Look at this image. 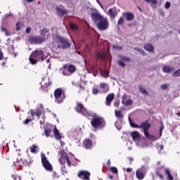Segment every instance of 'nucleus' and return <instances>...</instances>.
<instances>
[{
  "label": "nucleus",
  "mask_w": 180,
  "mask_h": 180,
  "mask_svg": "<svg viewBox=\"0 0 180 180\" xmlns=\"http://www.w3.org/2000/svg\"><path fill=\"white\" fill-rule=\"evenodd\" d=\"M90 116L92 117L91 124L93 129H101L106 126V122L103 117L98 115V114L95 112L91 113Z\"/></svg>",
  "instance_id": "f257e3e1"
},
{
  "label": "nucleus",
  "mask_w": 180,
  "mask_h": 180,
  "mask_svg": "<svg viewBox=\"0 0 180 180\" xmlns=\"http://www.w3.org/2000/svg\"><path fill=\"white\" fill-rule=\"evenodd\" d=\"M30 64L34 65L37 64V61H44L46 57H44V51L43 50H34L32 52L29 58Z\"/></svg>",
  "instance_id": "f03ea898"
},
{
  "label": "nucleus",
  "mask_w": 180,
  "mask_h": 180,
  "mask_svg": "<svg viewBox=\"0 0 180 180\" xmlns=\"http://www.w3.org/2000/svg\"><path fill=\"white\" fill-rule=\"evenodd\" d=\"M53 95L56 103H63L64 99H65V92L61 88L56 89L53 92Z\"/></svg>",
  "instance_id": "7ed1b4c3"
},
{
  "label": "nucleus",
  "mask_w": 180,
  "mask_h": 180,
  "mask_svg": "<svg viewBox=\"0 0 180 180\" xmlns=\"http://www.w3.org/2000/svg\"><path fill=\"white\" fill-rule=\"evenodd\" d=\"M65 160L68 164V167H71V161L68 157V154L64 150L60 151V157L59 158V162L62 165H65Z\"/></svg>",
  "instance_id": "20e7f679"
},
{
  "label": "nucleus",
  "mask_w": 180,
  "mask_h": 180,
  "mask_svg": "<svg viewBox=\"0 0 180 180\" xmlns=\"http://www.w3.org/2000/svg\"><path fill=\"white\" fill-rule=\"evenodd\" d=\"M96 26L98 30H108L109 27V21L108 18L103 17V19L97 22Z\"/></svg>",
  "instance_id": "39448f33"
},
{
  "label": "nucleus",
  "mask_w": 180,
  "mask_h": 180,
  "mask_svg": "<svg viewBox=\"0 0 180 180\" xmlns=\"http://www.w3.org/2000/svg\"><path fill=\"white\" fill-rule=\"evenodd\" d=\"M57 40L58 43H60V44H61V49H63V50H65V49L71 47V44L68 41V39H67L66 38L58 36L57 37Z\"/></svg>",
  "instance_id": "423d86ee"
},
{
  "label": "nucleus",
  "mask_w": 180,
  "mask_h": 180,
  "mask_svg": "<svg viewBox=\"0 0 180 180\" xmlns=\"http://www.w3.org/2000/svg\"><path fill=\"white\" fill-rule=\"evenodd\" d=\"M41 163L44 167V168L46 171H51L53 169V166H51V164H50V162L47 160V158H46V155L44 153H42L41 155Z\"/></svg>",
  "instance_id": "0eeeda50"
},
{
  "label": "nucleus",
  "mask_w": 180,
  "mask_h": 180,
  "mask_svg": "<svg viewBox=\"0 0 180 180\" xmlns=\"http://www.w3.org/2000/svg\"><path fill=\"white\" fill-rule=\"evenodd\" d=\"M56 11L58 16L60 18H63V16H67V15H68V10L63 6V5L56 6Z\"/></svg>",
  "instance_id": "6e6552de"
},
{
  "label": "nucleus",
  "mask_w": 180,
  "mask_h": 180,
  "mask_svg": "<svg viewBox=\"0 0 180 180\" xmlns=\"http://www.w3.org/2000/svg\"><path fill=\"white\" fill-rule=\"evenodd\" d=\"M151 127V124L148 123L146 125H143V133L145 135V137L146 139H149V140H155V136L151 135L148 133V129Z\"/></svg>",
  "instance_id": "1a4fd4ad"
},
{
  "label": "nucleus",
  "mask_w": 180,
  "mask_h": 180,
  "mask_svg": "<svg viewBox=\"0 0 180 180\" xmlns=\"http://www.w3.org/2000/svg\"><path fill=\"white\" fill-rule=\"evenodd\" d=\"M77 176L79 178V179L83 180H89L91 176V173L86 170H80L77 173Z\"/></svg>",
  "instance_id": "9d476101"
},
{
  "label": "nucleus",
  "mask_w": 180,
  "mask_h": 180,
  "mask_svg": "<svg viewBox=\"0 0 180 180\" xmlns=\"http://www.w3.org/2000/svg\"><path fill=\"white\" fill-rule=\"evenodd\" d=\"M75 110L78 113H82V115H84V116H86L88 115V111H86V108H85L84 105L81 103H77Z\"/></svg>",
  "instance_id": "9b49d317"
},
{
  "label": "nucleus",
  "mask_w": 180,
  "mask_h": 180,
  "mask_svg": "<svg viewBox=\"0 0 180 180\" xmlns=\"http://www.w3.org/2000/svg\"><path fill=\"white\" fill-rule=\"evenodd\" d=\"M129 120L131 127H133L134 129H142L143 130H144L143 127L148 124V120H146L141 122L140 125H138L136 123L133 122V121L130 118L129 119Z\"/></svg>",
  "instance_id": "f8f14e48"
},
{
  "label": "nucleus",
  "mask_w": 180,
  "mask_h": 180,
  "mask_svg": "<svg viewBox=\"0 0 180 180\" xmlns=\"http://www.w3.org/2000/svg\"><path fill=\"white\" fill-rule=\"evenodd\" d=\"M62 70H68V72H69L70 75H72L75 71H77V68H75V65L72 64L69 65L68 64H65L63 68H60V71H62Z\"/></svg>",
  "instance_id": "ddd939ff"
},
{
  "label": "nucleus",
  "mask_w": 180,
  "mask_h": 180,
  "mask_svg": "<svg viewBox=\"0 0 180 180\" xmlns=\"http://www.w3.org/2000/svg\"><path fill=\"white\" fill-rule=\"evenodd\" d=\"M93 143L91 139H86L82 142V146L86 148V150H91L92 148Z\"/></svg>",
  "instance_id": "4468645a"
},
{
  "label": "nucleus",
  "mask_w": 180,
  "mask_h": 180,
  "mask_svg": "<svg viewBox=\"0 0 180 180\" xmlns=\"http://www.w3.org/2000/svg\"><path fill=\"white\" fill-rule=\"evenodd\" d=\"M136 176L137 179L141 180L144 179L146 174H144V169L143 168H139L136 171Z\"/></svg>",
  "instance_id": "2eb2a0df"
},
{
  "label": "nucleus",
  "mask_w": 180,
  "mask_h": 180,
  "mask_svg": "<svg viewBox=\"0 0 180 180\" xmlns=\"http://www.w3.org/2000/svg\"><path fill=\"white\" fill-rule=\"evenodd\" d=\"M91 19L96 23V22H99L104 17L103 15H101L98 13H91Z\"/></svg>",
  "instance_id": "dca6fc26"
},
{
  "label": "nucleus",
  "mask_w": 180,
  "mask_h": 180,
  "mask_svg": "<svg viewBox=\"0 0 180 180\" xmlns=\"http://www.w3.org/2000/svg\"><path fill=\"white\" fill-rule=\"evenodd\" d=\"M122 103L124 105V106H130V105H132L133 101L131 99H127V94H124L122 97Z\"/></svg>",
  "instance_id": "f3484780"
},
{
  "label": "nucleus",
  "mask_w": 180,
  "mask_h": 180,
  "mask_svg": "<svg viewBox=\"0 0 180 180\" xmlns=\"http://www.w3.org/2000/svg\"><path fill=\"white\" fill-rule=\"evenodd\" d=\"M100 89H102L103 94H108L109 92V85L108 83L101 82L99 84Z\"/></svg>",
  "instance_id": "a211bd4d"
},
{
  "label": "nucleus",
  "mask_w": 180,
  "mask_h": 180,
  "mask_svg": "<svg viewBox=\"0 0 180 180\" xmlns=\"http://www.w3.org/2000/svg\"><path fill=\"white\" fill-rule=\"evenodd\" d=\"M113 99H115V94L113 93L108 94L105 98L106 106H110V103H112Z\"/></svg>",
  "instance_id": "6ab92c4d"
},
{
  "label": "nucleus",
  "mask_w": 180,
  "mask_h": 180,
  "mask_svg": "<svg viewBox=\"0 0 180 180\" xmlns=\"http://www.w3.org/2000/svg\"><path fill=\"white\" fill-rule=\"evenodd\" d=\"M165 169L163 167H158L155 169V174L156 176H159L160 179H164V174L163 172Z\"/></svg>",
  "instance_id": "aec40b11"
},
{
  "label": "nucleus",
  "mask_w": 180,
  "mask_h": 180,
  "mask_svg": "<svg viewBox=\"0 0 180 180\" xmlns=\"http://www.w3.org/2000/svg\"><path fill=\"white\" fill-rule=\"evenodd\" d=\"M108 13L110 18L112 19H115L116 16H117V11L116 10V8H109Z\"/></svg>",
  "instance_id": "412c9836"
},
{
  "label": "nucleus",
  "mask_w": 180,
  "mask_h": 180,
  "mask_svg": "<svg viewBox=\"0 0 180 180\" xmlns=\"http://www.w3.org/2000/svg\"><path fill=\"white\" fill-rule=\"evenodd\" d=\"M123 16H125V19L128 22H131V20H134V14L130 12H127L124 13Z\"/></svg>",
  "instance_id": "4be33fe9"
},
{
  "label": "nucleus",
  "mask_w": 180,
  "mask_h": 180,
  "mask_svg": "<svg viewBox=\"0 0 180 180\" xmlns=\"http://www.w3.org/2000/svg\"><path fill=\"white\" fill-rule=\"evenodd\" d=\"M53 133L56 140H61L62 136L61 134H60V131H58V129H57V127H54Z\"/></svg>",
  "instance_id": "5701e85b"
},
{
  "label": "nucleus",
  "mask_w": 180,
  "mask_h": 180,
  "mask_svg": "<svg viewBox=\"0 0 180 180\" xmlns=\"http://www.w3.org/2000/svg\"><path fill=\"white\" fill-rule=\"evenodd\" d=\"M131 136L133 140H139L140 139V133L137 131H134L131 132Z\"/></svg>",
  "instance_id": "b1692460"
},
{
  "label": "nucleus",
  "mask_w": 180,
  "mask_h": 180,
  "mask_svg": "<svg viewBox=\"0 0 180 180\" xmlns=\"http://www.w3.org/2000/svg\"><path fill=\"white\" fill-rule=\"evenodd\" d=\"M144 49L146 50V51H154V46H153L151 44H146L144 45Z\"/></svg>",
  "instance_id": "393cba45"
},
{
  "label": "nucleus",
  "mask_w": 180,
  "mask_h": 180,
  "mask_svg": "<svg viewBox=\"0 0 180 180\" xmlns=\"http://www.w3.org/2000/svg\"><path fill=\"white\" fill-rule=\"evenodd\" d=\"M164 172L165 175H167V179L168 180H174V177L171 174V172H169V169H165Z\"/></svg>",
  "instance_id": "a878e982"
},
{
  "label": "nucleus",
  "mask_w": 180,
  "mask_h": 180,
  "mask_svg": "<svg viewBox=\"0 0 180 180\" xmlns=\"http://www.w3.org/2000/svg\"><path fill=\"white\" fill-rule=\"evenodd\" d=\"M49 29L44 27L41 30V36H42V37L46 38V35L49 36V34H50L49 33Z\"/></svg>",
  "instance_id": "bb28decb"
},
{
  "label": "nucleus",
  "mask_w": 180,
  "mask_h": 180,
  "mask_svg": "<svg viewBox=\"0 0 180 180\" xmlns=\"http://www.w3.org/2000/svg\"><path fill=\"white\" fill-rule=\"evenodd\" d=\"M115 115L116 116V117H118V119H123L124 116L122 112V110H115Z\"/></svg>",
  "instance_id": "cd10ccee"
},
{
  "label": "nucleus",
  "mask_w": 180,
  "mask_h": 180,
  "mask_svg": "<svg viewBox=\"0 0 180 180\" xmlns=\"http://www.w3.org/2000/svg\"><path fill=\"white\" fill-rule=\"evenodd\" d=\"M139 92H141V94H143V95H148V92L147 91L146 88H144L143 86L139 85Z\"/></svg>",
  "instance_id": "c85d7f7f"
},
{
  "label": "nucleus",
  "mask_w": 180,
  "mask_h": 180,
  "mask_svg": "<svg viewBox=\"0 0 180 180\" xmlns=\"http://www.w3.org/2000/svg\"><path fill=\"white\" fill-rule=\"evenodd\" d=\"M162 71L164 72H171V71H174V68L165 65L162 68Z\"/></svg>",
  "instance_id": "c756f323"
},
{
  "label": "nucleus",
  "mask_w": 180,
  "mask_h": 180,
  "mask_svg": "<svg viewBox=\"0 0 180 180\" xmlns=\"http://www.w3.org/2000/svg\"><path fill=\"white\" fill-rule=\"evenodd\" d=\"M44 133L46 137H49L50 134H51V128L50 127L44 128Z\"/></svg>",
  "instance_id": "7c9ffc66"
},
{
  "label": "nucleus",
  "mask_w": 180,
  "mask_h": 180,
  "mask_svg": "<svg viewBox=\"0 0 180 180\" xmlns=\"http://www.w3.org/2000/svg\"><path fill=\"white\" fill-rule=\"evenodd\" d=\"M97 57L98 58H101L102 60H105V58H106V55L104 53L98 52Z\"/></svg>",
  "instance_id": "2f4dec72"
},
{
  "label": "nucleus",
  "mask_w": 180,
  "mask_h": 180,
  "mask_svg": "<svg viewBox=\"0 0 180 180\" xmlns=\"http://www.w3.org/2000/svg\"><path fill=\"white\" fill-rule=\"evenodd\" d=\"M62 171V175H65L66 174H68V172L67 171V167H65V165H63L61 167Z\"/></svg>",
  "instance_id": "473e14b6"
},
{
  "label": "nucleus",
  "mask_w": 180,
  "mask_h": 180,
  "mask_svg": "<svg viewBox=\"0 0 180 180\" xmlns=\"http://www.w3.org/2000/svg\"><path fill=\"white\" fill-rule=\"evenodd\" d=\"M69 26L72 30H78V27L73 23H70Z\"/></svg>",
  "instance_id": "72a5a7b5"
},
{
  "label": "nucleus",
  "mask_w": 180,
  "mask_h": 180,
  "mask_svg": "<svg viewBox=\"0 0 180 180\" xmlns=\"http://www.w3.org/2000/svg\"><path fill=\"white\" fill-rule=\"evenodd\" d=\"M145 2H150L152 5H157L158 4V0H144Z\"/></svg>",
  "instance_id": "f704fd0d"
},
{
  "label": "nucleus",
  "mask_w": 180,
  "mask_h": 180,
  "mask_svg": "<svg viewBox=\"0 0 180 180\" xmlns=\"http://www.w3.org/2000/svg\"><path fill=\"white\" fill-rule=\"evenodd\" d=\"M32 117H27V119L24 121V124H29L30 122H32Z\"/></svg>",
  "instance_id": "c9c22d12"
},
{
  "label": "nucleus",
  "mask_w": 180,
  "mask_h": 180,
  "mask_svg": "<svg viewBox=\"0 0 180 180\" xmlns=\"http://www.w3.org/2000/svg\"><path fill=\"white\" fill-rule=\"evenodd\" d=\"M12 177L13 178L14 180H22V178L20 177V176L18 174H13Z\"/></svg>",
  "instance_id": "e433bc0d"
},
{
  "label": "nucleus",
  "mask_w": 180,
  "mask_h": 180,
  "mask_svg": "<svg viewBox=\"0 0 180 180\" xmlns=\"http://www.w3.org/2000/svg\"><path fill=\"white\" fill-rule=\"evenodd\" d=\"M124 23V20L123 19V17H120L117 21V25H123Z\"/></svg>",
  "instance_id": "4c0bfd02"
},
{
  "label": "nucleus",
  "mask_w": 180,
  "mask_h": 180,
  "mask_svg": "<svg viewBox=\"0 0 180 180\" xmlns=\"http://www.w3.org/2000/svg\"><path fill=\"white\" fill-rule=\"evenodd\" d=\"M23 165H25V167H30V160H25L23 161Z\"/></svg>",
  "instance_id": "58836bf2"
},
{
  "label": "nucleus",
  "mask_w": 180,
  "mask_h": 180,
  "mask_svg": "<svg viewBox=\"0 0 180 180\" xmlns=\"http://www.w3.org/2000/svg\"><path fill=\"white\" fill-rule=\"evenodd\" d=\"M110 171L111 172H112V174H117V168L115 167H110Z\"/></svg>",
  "instance_id": "ea45409f"
},
{
  "label": "nucleus",
  "mask_w": 180,
  "mask_h": 180,
  "mask_svg": "<svg viewBox=\"0 0 180 180\" xmlns=\"http://www.w3.org/2000/svg\"><path fill=\"white\" fill-rule=\"evenodd\" d=\"M36 150H37V146L32 145V147L31 148V153H36Z\"/></svg>",
  "instance_id": "a19ab883"
},
{
  "label": "nucleus",
  "mask_w": 180,
  "mask_h": 180,
  "mask_svg": "<svg viewBox=\"0 0 180 180\" xmlns=\"http://www.w3.org/2000/svg\"><path fill=\"white\" fill-rule=\"evenodd\" d=\"M1 32H4L6 36H9V32H8V30H6V29H5V27H1Z\"/></svg>",
  "instance_id": "79ce46f5"
},
{
  "label": "nucleus",
  "mask_w": 180,
  "mask_h": 180,
  "mask_svg": "<svg viewBox=\"0 0 180 180\" xmlns=\"http://www.w3.org/2000/svg\"><path fill=\"white\" fill-rule=\"evenodd\" d=\"M173 77H180V69L173 73Z\"/></svg>",
  "instance_id": "37998d69"
},
{
  "label": "nucleus",
  "mask_w": 180,
  "mask_h": 180,
  "mask_svg": "<svg viewBox=\"0 0 180 180\" xmlns=\"http://www.w3.org/2000/svg\"><path fill=\"white\" fill-rule=\"evenodd\" d=\"M112 49H114L115 50H122L123 47L119 46L117 45H113Z\"/></svg>",
  "instance_id": "c03bdc74"
},
{
  "label": "nucleus",
  "mask_w": 180,
  "mask_h": 180,
  "mask_svg": "<svg viewBox=\"0 0 180 180\" xmlns=\"http://www.w3.org/2000/svg\"><path fill=\"white\" fill-rule=\"evenodd\" d=\"M117 64L118 65H120V67H124V65H126V64H124V62L122 61V60H117Z\"/></svg>",
  "instance_id": "a18cd8bd"
},
{
  "label": "nucleus",
  "mask_w": 180,
  "mask_h": 180,
  "mask_svg": "<svg viewBox=\"0 0 180 180\" xmlns=\"http://www.w3.org/2000/svg\"><path fill=\"white\" fill-rule=\"evenodd\" d=\"M165 9H169V8H171V3L167 1L165 4Z\"/></svg>",
  "instance_id": "49530a36"
},
{
  "label": "nucleus",
  "mask_w": 180,
  "mask_h": 180,
  "mask_svg": "<svg viewBox=\"0 0 180 180\" xmlns=\"http://www.w3.org/2000/svg\"><path fill=\"white\" fill-rule=\"evenodd\" d=\"M161 89L165 91L168 88V85L167 84H163L160 86Z\"/></svg>",
  "instance_id": "de8ad7c7"
},
{
  "label": "nucleus",
  "mask_w": 180,
  "mask_h": 180,
  "mask_svg": "<svg viewBox=\"0 0 180 180\" xmlns=\"http://www.w3.org/2000/svg\"><path fill=\"white\" fill-rule=\"evenodd\" d=\"M98 89H96V88H93L92 89L93 95H98Z\"/></svg>",
  "instance_id": "09e8293b"
},
{
  "label": "nucleus",
  "mask_w": 180,
  "mask_h": 180,
  "mask_svg": "<svg viewBox=\"0 0 180 180\" xmlns=\"http://www.w3.org/2000/svg\"><path fill=\"white\" fill-rule=\"evenodd\" d=\"M37 111H36V110H30V113H31V116L32 117H34V116H36V112H37Z\"/></svg>",
  "instance_id": "8fccbe9b"
},
{
  "label": "nucleus",
  "mask_w": 180,
  "mask_h": 180,
  "mask_svg": "<svg viewBox=\"0 0 180 180\" xmlns=\"http://www.w3.org/2000/svg\"><path fill=\"white\" fill-rule=\"evenodd\" d=\"M16 30H20V22H17L15 25Z\"/></svg>",
  "instance_id": "3c124183"
},
{
  "label": "nucleus",
  "mask_w": 180,
  "mask_h": 180,
  "mask_svg": "<svg viewBox=\"0 0 180 180\" xmlns=\"http://www.w3.org/2000/svg\"><path fill=\"white\" fill-rule=\"evenodd\" d=\"M121 58L123 61H130V59L126 56H122Z\"/></svg>",
  "instance_id": "603ef678"
},
{
  "label": "nucleus",
  "mask_w": 180,
  "mask_h": 180,
  "mask_svg": "<svg viewBox=\"0 0 180 180\" xmlns=\"http://www.w3.org/2000/svg\"><path fill=\"white\" fill-rule=\"evenodd\" d=\"M52 176L56 179V178H58V174L56 172H53Z\"/></svg>",
  "instance_id": "864d4df0"
},
{
  "label": "nucleus",
  "mask_w": 180,
  "mask_h": 180,
  "mask_svg": "<svg viewBox=\"0 0 180 180\" xmlns=\"http://www.w3.org/2000/svg\"><path fill=\"white\" fill-rule=\"evenodd\" d=\"M32 31V28L27 27L25 30L26 33H30V32Z\"/></svg>",
  "instance_id": "5fc2aeb1"
},
{
  "label": "nucleus",
  "mask_w": 180,
  "mask_h": 180,
  "mask_svg": "<svg viewBox=\"0 0 180 180\" xmlns=\"http://www.w3.org/2000/svg\"><path fill=\"white\" fill-rule=\"evenodd\" d=\"M138 51L140 52L141 54H143V56H144V50L143 49H138Z\"/></svg>",
  "instance_id": "6e6d98bb"
},
{
  "label": "nucleus",
  "mask_w": 180,
  "mask_h": 180,
  "mask_svg": "<svg viewBox=\"0 0 180 180\" xmlns=\"http://www.w3.org/2000/svg\"><path fill=\"white\" fill-rule=\"evenodd\" d=\"M131 171H133V169L131 167H127V172H131Z\"/></svg>",
  "instance_id": "4d7b16f0"
},
{
  "label": "nucleus",
  "mask_w": 180,
  "mask_h": 180,
  "mask_svg": "<svg viewBox=\"0 0 180 180\" xmlns=\"http://www.w3.org/2000/svg\"><path fill=\"white\" fill-rule=\"evenodd\" d=\"M0 60H4V53L0 52Z\"/></svg>",
  "instance_id": "13d9d810"
},
{
  "label": "nucleus",
  "mask_w": 180,
  "mask_h": 180,
  "mask_svg": "<svg viewBox=\"0 0 180 180\" xmlns=\"http://www.w3.org/2000/svg\"><path fill=\"white\" fill-rule=\"evenodd\" d=\"M119 105H120V103H119V102H116V103H114V106H115V108H119Z\"/></svg>",
  "instance_id": "bf43d9fd"
},
{
  "label": "nucleus",
  "mask_w": 180,
  "mask_h": 180,
  "mask_svg": "<svg viewBox=\"0 0 180 180\" xmlns=\"http://www.w3.org/2000/svg\"><path fill=\"white\" fill-rule=\"evenodd\" d=\"M32 40H34V41H39V40H40V38L34 37L32 38Z\"/></svg>",
  "instance_id": "052dcab7"
},
{
  "label": "nucleus",
  "mask_w": 180,
  "mask_h": 180,
  "mask_svg": "<svg viewBox=\"0 0 180 180\" xmlns=\"http://www.w3.org/2000/svg\"><path fill=\"white\" fill-rule=\"evenodd\" d=\"M158 148H159L160 150L164 149V146L160 145Z\"/></svg>",
  "instance_id": "680f3d73"
},
{
  "label": "nucleus",
  "mask_w": 180,
  "mask_h": 180,
  "mask_svg": "<svg viewBox=\"0 0 180 180\" xmlns=\"http://www.w3.org/2000/svg\"><path fill=\"white\" fill-rule=\"evenodd\" d=\"M160 136H162V127L160 128Z\"/></svg>",
  "instance_id": "e2e57ef3"
},
{
  "label": "nucleus",
  "mask_w": 180,
  "mask_h": 180,
  "mask_svg": "<svg viewBox=\"0 0 180 180\" xmlns=\"http://www.w3.org/2000/svg\"><path fill=\"white\" fill-rule=\"evenodd\" d=\"M62 74L63 75H65V77H68V74H67L65 72H64L63 70L62 71Z\"/></svg>",
  "instance_id": "0e129e2a"
},
{
  "label": "nucleus",
  "mask_w": 180,
  "mask_h": 180,
  "mask_svg": "<svg viewBox=\"0 0 180 180\" xmlns=\"http://www.w3.org/2000/svg\"><path fill=\"white\" fill-rule=\"evenodd\" d=\"M79 86L80 89H82V91L85 90V87L84 86L79 85Z\"/></svg>",
  "instance_id": "69168bd1"
},
{
  "label": "nucleus",
  "mask_w": 180,
  "mask_h": 180,
  "mask_svg": "<svg viewBox=\"0 0 180 180\" xmlns=\"http://www.w3.org/2000/svg\"><path fill=\"white\" fill-rule=\"evenodd\" d=\"M37 114H35V116H38L40 117V112H39V110H37Z\"/></svg>",
  "instance_id": "338daca9"
},
{
  "label": "nucleus",
  "mask_w": 180,
  "mask_h": 180,
  "mask_svg": "<svg viewBox=\"0 0 180 180\" xmlns=\"http://www.w3.org/2000/svg\"><path fill=\"white\" fill-rule=\"evenodd\" d=\"M129 165H131V162H133V158H129Z\"/></svg>",
  "instance_id": "774afa93"
}]
</instances>
